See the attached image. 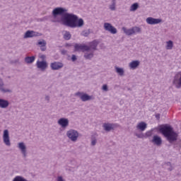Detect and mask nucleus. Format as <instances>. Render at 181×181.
Segmentation results:
<instances>
[{
    "label": "nucleus",
    "mask_w": 181,
    "mask_h": 181,
    "mask_svg": "<svg viewBox=\"0 0 181 181\" xmlns=\"http://www.w3.org/2000/svg\"><path fill=\"white\" fill-rule=\"evenodd\" d=\"M53 22L62 23L68 28H83L84 26V20L78 18V17L73 13H67V9L62 7L55 8L52 11Z\"/></svg>",
    "instance_id": "f257e3e1"
},
{
    "label": "nucleus",
    "mask_w": 181,
    "mask_h": 181,
    "mask_svg": "<svg viewBox=\"0 0 181 181\" xmlns=\"http://www.w3.org/2000/svg\"><path fill=\"white\" fill-rule=\"evenodd\" d=\"M163 168H164V169H166L169 172H172V170H173V169H175V167L173 166V165H172V163H170V162L165 163L163 164Z\"/></svg>",
    "instance_id": "b1692460"
},
{
    "label": "nucleus",
    "mask_w": 181,
    "mask_h": 181,
    "mask_svg": "<svg viewBox=\"0 0 181 181\" xmlns=\"http://www.w3.org/2000/svg\"><path fill=\"white\" fill-rule=\"evenodd\" d=\"M153 135V130H149L147 131L145 134H144V136H145V139H146V138H149V136H152Z\"/></svg>",
    "instance_id": "473e14b6"
},
{
    "label": "nucleus",
    "mask_w": 181,
    "mask_h": 181,
    "mask_svg": "<svg viewBox=\"0 0 181 181\" xmlns=\"http://www.w3.org/2000/svg\"><path fill=\"white\" fill-rule=\"evenodd\" d=\"M150 142L153 144L155 146H161L162 144H163V141L162 140V137L158 135H154L150 140Z\"/></svg>",
    "instance_id": "9d476101"
},
{
    "label": "nucleus",
    "mask_w": 181,
    "mask_h": 181,
    "mask_svg": "<svg viewBox=\"0 0 181 181\" xmlns=\"http://www.w3.org/2000/svg\"><path fill=\"white\" fill-rule=\"evenodd\" d=\"M63 36L65 40H70V39H71V34H70L69 31H64Z\"/></svg>",
    "instance_id": "c756f323"
},
{
    "label": "nucleus",
    "mask_w": 181,
    "mask_h": 181,
    "mask_svg": "<svg viewBox=\"0 0 181 181\" xmlns=\"http://www.w3.org/2000/svg\"><path fill=\"white\" fill-rule=\"evenodd\" d=\"M173 86H174L175 88H181V71L178 72L174 76L173 80Z\"/></svg>",
    "instance_id": "1a4fd4ad"
},
{
    "label": "nucleus",
    "mask_w": 181,
    "mask_h": 181,
    "mask_svg": "<svg viewBox=\"0 0 181 181\" xmlns=\"http://www.w3.org/2000/svg\"><path fill=\"white\" fill-rule=\"evenodd\" d=\"M37 36H42V34L33 30H28L24 35V39H28L29 37H36Z\"/></svg>",
    "instance_id": "dca6fc26"
},
{
    "label": "nucleus",
    "mask_w": 181,
    "mask_h": 181,
    "mask_svg": "<svg viewBox=\"0 0 181 181\" xmlns=\"http://www.w3.org/2000/svg\"><path fill=\"white\" fill-rule=\"evenodd\" d=\"M136 136H137V138H139L140 139H145V134L144 133L136 134Z\"/></svg>",
    "instance_id": "72a5a7b5"
},
{
    "label": "nucleus",
    "mask_w": 181,
    "mask_h": 181,
    "mask_svg": "<svg viewBox=\"0 0 181 181\" xmlns=\"http://www.w3.org/2000/svg\"><path fill=\"white\" fill-rule=\"evenodd\" d=\"M75 52H86L90 49L88 45L84 44H76L74 45Z\"/></svg>",
    "instance_id": "2eb2a0df"
},
{
    "label": "nucleus",
    "mask_w": 181,
    "mask_h": 181,
    "mask_svg": "<svg viewBox=\"0 0 181 181\" xmlns=\"http://www.w3.org/2000/svg\"><path fill=\"white\" fill-rule=\"evenodd\" d=\"M83 57L86 60H91V59H93V57H94V51H93V50L85 51Z\"/></svg>",
    "instance_id": "4be33fe9"
},
{
    "label": "nucleus",
    "mask_w": 181,
    "mask_h": 181,
    "mask_svg": "<svg viewBox=\"0 0 181 181\" xmlns=\"http://www.w3.org/2000/svg\"><path fill=\"white\" fill-rule=\"evenodd\" d=\"M8 78H11V76H8Z\"/></svg>",
    "instance_id": "79ce46f5"
},
{
    "label": "nucleus",
    "mask_w": 181,
    "mask_h": 181,
    "mask_svg": "<svg viewBox=\"0 0 181 181\" xmlns=\"http://www.w3.org/2000/svg\"><path fill=\"white\" fill-rule=\"evenodd\" d=\"M45 100L49 103L50 101V96L49 95H45Z\"/></svg>",
    "instance_id": "4c0bfd02"
},
{
    "label": "nucleus",
    "mask_w": 181,
    "mask_h": 181,
    "mask_svg": "<svg viewBox=\"0 0 181 181\" xmlns=\"http://www.w3.org/2000/svg\"><path fill=\"white\" fill-rule=\"evenodd\" d=\"M57 124L61 128L66 129L69 127L70 121L66 117H61L57 120Z\"/></svg>",
    "instance_id": "9b49d317"
},
{
    "label": "nucleus",
    "mask_w": 181,
    "mask_h": 181,
    "mask_svg": "<svg viewBox=\"0 0 181 181\" xmlns=\"http://www.w3.org/2000/svg\"><path fill=\"white\" fill-rule=\"evenodd\" d=\"M76 97H78L80 100H81L83 103H86V101H91V100H94V98L93 95H90L84 92H76L75 93Z\"/></svg>",
    "instance_id": "0eeeda50"
},
{
    "label": "nucleus",
    "mask_w": 181,
    "mask_h": 181,
    "mask_svg": "<svg viewBox=\"0 0 181 181\" xmlns=\"http://www.w3.org/2000/svg\"><path fill=\"white\" fill-rule=\"evenodd\" d=\"M103 91H108V86L107 84H103L102 86Z\"/></svg>",
    "instance_id": "f704fd0d"
},
{
    "label": "nucleus",
    "mask_w": 181,
    "mask_h": 181,
    "mask_svg": "<svg viewBox=\"0 0 181 181\" xmlns=\"http://www.w3.org/2000/svg\"><path fill=\"white\" fill-rule=\"evenodd\" d=\"M0 93L1 94H12L13 93V90L11 87L5 86V82L4 81V78L0 76Z\"/></svg>",
    "instance_id": "423d86ee"
},
{
    "label": "nucleus",
    "mask_w": 181,
    "mask_h": 181,
    "mask_svg": "<svg viewBox=\"0 0 181 181\" xmlns=\"http://www.w3.org/2000/svg\"><path fill=\"white\" fill-rule=\"evenodd\" d=\"M90 33H91V31H90V30H85L81 32V36H84V37H87L90 35Z\"/></svg>",
    "instance_id": "2f4dec72"
},
{
    "label": "nucleus",
    "mask_w": 181,
    "mask_h": 181,
    "mask_svg": "<svg viewBox=\"0 0 181 181\" xmlns=\"http://www.w3.org/2000/svg\"><path fill=\"white\" fill-rule=\"evenodd\" d=\"M139 8V4L138 3L133 4L129 8L130 12H135Z\"/></svg>",
    "instance_id": "7c9ffc66"
},
{
    "label": "nucleus",
    "mask_w": 181,
    "mask_h": 181,
    "mask_svg": "<svg viewBox=\"0 0 181 181\" xmlns=\"http://www.w3.org/2000/svg\"><path fill=\"white\" fill-rule=\"evenodd\" d=\"M65 46H66V47H68L69 46H71V45H70V44H66Z\"/></svg>",
    "instance_id": "a19ab883"
},
{
    "label": "nucleus",
    "mask_w": 181,
    "mask_h": 181,
    "mask_svg": "<svg viewBox=\"0 0 181 181\" xmlns=\"http://www.w3.org/2000/svg\"><path fill=\"white\" fill-rule=\"evenodd\" d=\"M66 136L71 142L76 143L80 138V132L74 129H70L66 131Z\"/></svg>",
    "instance_id": "7ed1b4c3"
},
{
    "label": "nucleus",
    "mask_w": 181,
    "mask_h": 181,
    "mask_svg": "<svg viewBox=\"0 0 181 181\" xmlns=\"http://www.w3.org/2000/svg\"><path fill=\"white\" fill-rule=\"evenodd\" d=\"M3 141L6 146H11V139L9 138V131L5 129L3 132Z\"/></svg>",
    "instance_id": "ddd939ff"
},
{
    "label": "nucleus",
    "mask_w": 181,
    "mask_h": 181,
    "mask_svg": "<svg viewBox=\"0 0 181 181\" xmlns=\"http://www.w3.org/2000/svg\"><path fill=\"white\" fill-rule=\"evenodd\" d=\"M140 64L141 62L139 60H133L129 63L128 66L130 70H136Z\"/></svg>",
    "instance_id": "a211bd4d"
},
{
    "label": "nucleus",
    "mask_w": 181,
    "mask_h": 181,
    "mask_svg": "<svg viewBox=\"0 0 181 181\" xmlns=\"http://www.w3.org/2000/svg\"><path fill=\"white\" fill-rule=\"evenodd\" d=\"M103 28L105 30H106L107 32H109L112 35H116V33H117L118 32V30L115 28V27H114L112 24L110 23H105L103 24Z\"/></svg>",
    "instance_id": "6e6552de"
},
{
    "label": "nucleus",
    "mask_w": 181,
    "mask_h": 181,
    "mask_svg": "<svg viewBox=\"0 0 181 181\" xmlns=\"http://www.w3.org/2000/svg\"><path fill=\"white\" fill-rule=\"evenodd\" d=\"M47 62L46 61H37L36 66L41 70V71H45L47 69Z\"/></svg>",
    "instance_id": "f3484780"
},
{
    "label": "nucleus",
    "mask_w": 181,
    "mask_h": 181,
    "mask_svg": "<svg viewBox=\"0 0 181 181\" xmlns=\"http://www.w3.org/2000/svg\"><path fill=\"white\" fill-rule=\"evenodd\" d=\"M146 22L148 25H159V23H162L163 21L161 18H155L153 17H148L146 19Z\"/></svg>",
    "instance_id": "f8f14e48"
},
{
    "label": "nucleus",
    "mask_w": 181,
    "mask_h": 181,
    "mask_svg": "<svg viewBox=\"0 0 181 181\" xmlns=\"http://www.w3.org/2000/svg\"><path fill=\"white\" fill-rule=\"evenodd\" d=\"M9 107V100L4 98H0V108L5 110Z\"/></svg>",
    "instance_id": "412c9836"
},
{
    "label": "nucleus",
    "mask_w": 181,
    "mask_h": 181,
    "mask_svg": "<svg viewBox=\"0 0 181 181\" xmlns=\"http://www.w3.org/2000/svg\"><path fill=\"white\" fill-rule=\"evenodd\" d=\"M46 45H47V42L45 40L38 41V45L40 46L42 52H45L46 50Z\"/></svg>",
    "instance_id": "a878e982"
},
{
    "label": "nucleus",
    "mask_w": 181,
    "mask_h": 181,
    "mask_svg": "<svg viewBox=\"0 0 181 181\" xmlns=\"http://www.w3.org/2000/svg\"><path fill=\"white\" fill-rule=\"evenodd\" d=\"M110 11H115L117 9V0H112L111 4L109 5Z\"/></svg>",
    "instance_id": "cd10ccee"
},
{
    "label": "nucleus",
    "mask_w": 181,
    "mask_h": 181,
    "mask_svg": "<svg viewBox=\"0 0 181 181\" xmlns=\"http://www.w3.org/2000/svg\"><path fill=\"white\" fill-rule=\"evenodd\" d=\"M64 66L63 63L59 62H54L50 64L52 70H60V69H63Z\"/></svg>",
    "instance_id": "6ab92c4d"
},
{
    "label": "nucleus",
    "mask_w": 181,
    "mask_h": 181,
    "mask_svg": "<svg viewBox=\"0 0 181 181\" xmlns=\"http://www.w3.org/2000/svg\"><path fill=\"white\" fill-rule=\"evenodd\" d=\"M71 60L72 62H76V60H77V57H76V55H72Z\"/></svg>",
    "instance_id": "58836bf2"
},
{
    "label": "nucleus",
    "mask_w": 181,
    "mask_h": 181,
    "mask_svg": "<svg viewBox=\"0 0 181 181\" xmlns=\"http://www.w3.org/2000/svg\"><path fill=\"white\" fill-rule=\"evenodd\" d=\"M97 46H98V42L97 41H93L88 46V50H92V52H94V50H97Z\"/></svg>",
    "instance_id": "393cba45"
},
{
    "label": "nucleus",
    "mask_w": 181,
    "mask_h": 181,
    "mask_svg": "<svg viewBox=\"0 0 181 181\" xmlns=\"http://www.w3.org/2000/svg\"><path fill=\"white\" fill-rule=\"evenodd\" d=\"M35 59H36V57H35L33 56V57H26L25 58V62L28 64H32V63H33V62H35Z\"/></svg>",
    "instance_id": "c85d7f7f"
},
{
    "label": "nucleus",
    "mask_w": 181,
    "mask_h": 181,
    "mask_svg": "<svg viewBox=\"0 0 181 181\" xmlns=\"http://www.w3.org/2000/svg\"><path fill=\"white\" fill-rule=\"evenodd\" d=\"M90 144L92 146H95L97 144V139H93Z\"/></svg>",
    "instance_id": "e433bc0d"
},
{
    "label": "nucleus",
    "mask_w": 181,
    "mask_h": 181,
    "mask_svg": "<svg viewBox=\"0 0 181 181\" xmlns=\"http://www.w3.org/2000/svg\"><path fill=\"white\" fill-rule=\"evenodd\" d=\"M56 180L57 181H66V179H64V177H63V176H62V175H58Z\"/></svg>",
    "instance_id": "c9c22d12"
},
{
    "label": "nucleus",
    "mask_w": 181,
    "mask_h": 181,
    "mask_svg": "<svg viewBox=\"0 0 181 181\" xmlns=\"http://www.w3.org/2000/svg\"><path fill=\"white\" fill-rule=\"evenodd\" d=\"M115 72L118 76H120V77H124L125 76V70L124 68H121L119 66H115Z\"/></svg>",
    "instance_id": "5701e85b"
},
{
    "label": "nucleus",
    "mask_w": 181,
    "mask_h": 181,
    "mask_svg": "<svg viewBox=\"0 0 181 181\" xmlns=\"http://www.w3.org/2000/svg\"><path fill=\"white\" fill-rule=\"evenodd\" d=\"M165 49L166 50H172V49H173V41L172 40L166 41Z\"/></svg>",
    "instance_id": "bb28decb"
},
{
    "label": "nucleus",
    "mask_w": 181,
    "mask_h": 181,
    "mask_svg": "<svg viewBox=\"0 0 181 181\" xmlns=\"http://www.w3.org/2000/svg\"><path fill=\"white\" fill-rule=\"evenodd\" d=\"M160 132L165 136V138H166L167 141L170 142V144L177 141L179 134L173 130V127L169 125L163 126V127H160Z\"/></svg>",
    "instance_id": "f03ea898"
},
{
    "label": "nucleus",
    "mask_w": 181,
    "mask_h": 181,
    "mask_svg": "<svg viewBox=\"0 0 181 181\" xmlns=\"http://www.w3.org/2000/svg\"><path fill=\"white\" fill-rule=\"evenodd\" d=\"M148 127V124L145 122H140L137 124L136 128L139 131H141V132H144L145 129Z\"/></svg>",
    "instance_id": "aec40b11"
},
{
    "label": "nucleus",
    "mask_w": 181,
    "mask_h": 181,
    "mask_svg": "<svg viewBox=\"0 0 181 181\" xmlns=\"http://www.w3.org/2000/svg\"><path fill=\"white\" fill-rule=\"evenodd\" d=\"M40 59H42V60H45L46 59V55L45 54L40 55Z\"/></svg>",
    "instance_id": "ea45409f"
},
{
    "label": "nucleus",
    "mask_w": 181,
    "mask_h": 181,
    "mask_svg": "<svg viewBox=\"0 0 181 181\" xmlns=\"http://www.w3.org/2000/svg\"><path fill=\"white\" fill-rule=\"evenodd\" d=\"M119 124H111V123H104L103 124V129L106 131V132H110V131H112V129H115V128H118Z\"/></svg>",
    "instance_id": "4468645a"
},
{
    "label": "nucleus",
    "mask_w": 181,
    "mask_h": 181,
    "mask_svg": "<svg viewBox=\"0 0 181 181\" xmlns=\"http://www.w3.org/2000/svg\"><path fill=\"white\" fill-rule=\"evenodd\" d=\"M122 30H123L124 33L127 35V36H132V35L142 33V29L137 26H134L131 28L123 27L122 28Z\"/></svg>",
    "instance_id": "20e7f679"
},
{
    "label": "nucleus",
    "mask_w": 181,
    "mask_h": 181,
    "mask_svg": "<svg viewBox=\"0 0 181 181\" xmlns=\"http://www.w3.org/2000/svg\"><path fill=\"white\" fill-rule=\"evenodd\" d=\"M17 148L20 151L23 158L26 159L28 158V146L24 141H20L17 144Z\"/></svg>",
    "instance_id": "39448f33"
}]
</instances>
